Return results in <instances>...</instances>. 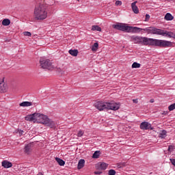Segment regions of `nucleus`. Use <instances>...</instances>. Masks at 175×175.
I'll list each match as a JSON object with an SVG mask.
<instances>
[{
	"label": "nucleus",
	"mask_w": 175,
	"mask_h": 175,
	"mask_svg": "<svg viewBox=\"0 0 175 175\" xmlns=\"http://www.w3.org/2000/svg\"><path fill=\"white\" fill-rule=\"evenodd\" d=\"M132 40L135 44H144V46H156L158 47H172L173 44L170 41L148 38L147 37H132Z\"/></svg>",
	"instance_id": "1"
},
{
	"label": "nucleus",
	"mask_w": 175,
	"mask_h": 175,
	"mask_svg": "<svg viewBox=\"0 0 175 175\" xmlns=\"http://www.w3.org/2000/svg\"><path fill=\"white\" fill-rule=\"evenodd\" d=\"M25 120L26 121H33L34 123L38 122V124H43L44 125L45 124H47V120H49V118L42 113H34L27 116L25 118Z\"/></svg>",
	"instance_id": "2"
},
{
	"label": "nucleus",
	"mask_w": 175,
	"mask_h": 175,
	"mask_svg": "<svg viewBox=\"0 0 175 175\" xmlns=\"http://www.w3.org/2000/svg\"><path fill=\"white\" fill-rule=\"evenodd\" d=\"M95 108L98 109L100 111L107 109V110H118L120 109V104L117 103H103L102 101H98L94 104Z\"/></svg>",
	"instance_id": "3"
},
{
	"label": "nucleus",
	"mask_w": 175,
	"mask_h": 175,
	"mask_svg": "<svg viewBox=\"0 0 175 175\" xmlns=\"http://www.w3.org/2000/svg\"><path fill=\"white\" fill-rule=\"evenodd\" d=\"M46 5L40 4L34 9V17L36 20H45L47 18V10Z\"/></svg>",
	"instance_id": "4"
},
{
	"label": "nucleus",
	"mask_w": 175,
	"mask_h": 175,
	"mask_svg": "<svg viewBox=\"0 0 175 175\" xmlns=\"http://www.w3.org/2000/svg\"><path fill=\"white\" fill-rule=\"evenodd\" d=\"M40 64L42 69H48V70H53L54 69L53 62L49 59L41 58L40 59Z\"/></svg>",
	"instance_id": "5"
},
{
	"label": "nucleus",
	"mask_w": 175,
	"mask_h": 175,
	"mask_svg": "<svg viewBox=\"0 0 175 175\" xmlns=\"http://www.w3.org/2000/svg\"><path fill=\"white\" fill-rule=\"evenodd\" d=\"M144 31H146L148 33H151L152 35H162V29H157L154 27H146L144 29Z\"/></svg>",
	"instance_id": "6"
},
{
	"label": "nucleus",
	"mask_w": 175,
	"mask_h": 175,
	"mask_svg": "<svg viewBox=\"0 0 175 175\" xmlns=\"http://www.w3.org/2000/svg\"><path fill=\"white\" fill-rule=\"evenodd\" d=\"M113 28L114 29H118V31H122L123 32H128L129 26L124 23H118L117 25H113Z\"/></svg>",
	"instance_id": "7"
},
{
	"label": "nucleus",
	"mask_w": 175,
	"mask_h": 175,
	"mask_svg": "<svg viewBox=\"0 0 175 175\" xmlns=\"http://www.w3.org/2000/svg\"><path fill=\"white\" fill-rule=\"evenodd\" d=\"M8 91V83L5 82V78L0 81V92L3 93Z\"/></svg>",
	"instance_id": "8"
},
{
	"label": "nucleus",
	"mask_w": 175,
	"mask_h": 175,
	"mask_svg": "<svg viewBox=\"0 0 175 175\" xmlns=\"http://www.w3.org/2000/svg\"><path fill=\"white\" fill-rule=\"evenodd\" d=\"M140 129H143L144 131H147L148 129H150V131H152L154 128L151 126V124L148 123V122H143L140 124Z\"/></svg>",
	"instance_id": "9"
},
{
	"label": "nucleus",
	"mask_w": 175,
	"mask_h": 175,
	"mask_svg": "<svg viewBox=\"0 0 175 175\" xmlns=\"http://www.w3.org/2000/svg\"><path fill=\"white\" fill-rule=\"evenodd\" d=\"M140 31H144V29H142L139 27H131V26H129V30L128 32H132L133 33H139V32H140Z\"/></svg>",
	"instance_id": "10"
},
{
	"label": "nucleus",
	"mask_w": 175,
	"mask_h": 175,
	"mask_svg": "<svg viewBox=\"0 0 175 175\" xmlns=\"http://www.w3.org/2000/svg\"><path fill=\"white\" fill-rule=\"evenodd\" d=\"M161 35L162 36H166L167 38H172L173 39H175V34L173 32L167 31H161Z\"/></svg>",
	"instance_id": "11"
},
{
	"label": "nucleus",
	"mask_w": 175,
	"mask_h": 175,
	"mask_svg": "<svg viewBox=\"0 0 175 175\" xmlns=\"http://www.w3.org/2000/svg\"><path fill=\"white\" fill-rule=\"evenodd\" d=\"M24 152L27 154V155H29V154L32 152V144H28L25 146Z\"/></svg>",
	"instance_id": "12"
},
{
	"label": "nucleus",
	"mask_w": 175,
	"mask_h": 175,
	"mask_svg": "<svg viewBox=\"0 0 175 175\" xmlns=\"http://www.w3.org/2000/svg\"><path fill=\"white\" fill-rule=\"evenodd\" d=\"M108 165L105 163H98L96 167L98 170H106L107 169Z\"/></svg>",
	"instance_id": "13"
},
{
	"label": "nucleus",
	"mask_w": 175,
	"mask_h": 175,
	"mask_svg": "<svg viewBox=\"0 0 175 175\" xmlns=\"http://www.w3.org/2000/svg\"><path fill=\"white\" fill-rule=\"evenodd\" d=\"M1 165L3 167H5V169H9V167H12V166H13V164L10 163V161H8L6 160L3 161Z\"/></svg>",
	"instance_id": "14"
},
{
	"label": "nucleus",
	"mask_w": 175,
	"mask_h": 175,
	"mask_svg": "<svg viewBox=\"0 0 175 175\" xmlns=\"http://www.w3.org/2000/svg\"><path fill=\"white\" fill-rule=\"evenodd\" d=\"M137 3V1H134L133 3H131V8L133 9V12L135 14H137L139 13V8L136 5Z\"/></svg>",
	"instance_id": "15"
},
{
	"label": "nucleus",
	"mask_w": 175,
	"mask_h": 175,
	"mask_svg": "<svg viewBox=\"0 0 175 175\" xmlns=\"http://www.w3.org/2000/svg\"><path fill=\"white\" fill-rule=\"evenodd\" d=\"M46 126H49V128H55V122H54L53 120L48 118L46 123L45 124Z\"/></svg>",
	"instance_id": "16"
},
{
	"label": "nucleus",
	"mask_w": 175,
	"mask_h": 175,
	"mask_svg": "<svg viewBox=\"0 0 175 175\" xmlns=\"http://www.w3.org/2000/svg\"><path fill=\"white\" fill-rule=\"evenodd\" d=\"M85 163V161L84 159H80L78 163L77 169L80 170V169H83L84 167V165Z\"/></svg>",
	"instance_id": "17"
},
{
	"label": "nucleus",
	"mask_w": 175,
	"mask_h": 175,
	"mask_svg": "<svg viewBox=\"0 0 175 175\" xmlns=\"http://www.w3.org/2000/svg\"><path fill=\"white\" fill-rule=\"evenodd\" d=\"M68 53L72 57H77L79 55V51L77 49H70L68 51Z\"/></svg>",
	"instance_id": "18"
},
{
	"label": "nucleus",
	"mask_w": 175,
	"mask_h": 175,
	"mask_svg": "<svg viewBox=\"0 0 175 175\" xmlns=\"http://www.w3.org/2000/svg\"><path fill=\"white\" fill-rule=\"evenodd\" d=\"M165 20H166V21H172V20H173L174 18V17L173 16V15H172V14L170 13H167L164 17Z\"/></svg>",
	"instance_id": "19"
},
{
	"label": "nucleus",
	"mask_w": 175,
	"mask_h": 175,
	"mask_svg": "<svg viewBox=\"0 0 175 175\" xmlns=\"http://www.w3.org/2000/svg\"><path fill=\"white\" fill-rule=\"evenodd\" d=\"M19 106H21V107H28V106H32V103L29 101H25L20 103Z\"/></svg>",
	"instance_id": "20"
},
{
	"label": "nucleus",
	"mask_w": 175,
	"mask_h": 175,
	"mask_svg": "<svg viewBox=\"0 0 175 175\" xmlns=\"http://www.w3.org/2000/svg\"><path fill=\"white\" fill-rule=\"evenodd\" d=\"M2 25L4 27H8V25H10V19L5 18L2 21Z\"/></svg>",
	"instance_id": "21"
},
{
	"label": "nucleus",
	"mask_w": 175,
	"mask_h": 175,
	"mask_svg": "<svg viewBox=\"0 0 175 175\" xmlns=\"http://www.w3.org/2000/svg\"><path fill=\"white\" fill-rule=\"evenodd\" d=\"M92 31H98V32H102V28L98 25H92Z\"/></svg>",
	"instance_id": "22"
},
{
	"label": "nucleus",
	"mask_w": 175,
	"mask_h": 175,
	"mask_svg": "<svg viewBox=\"0 0 175 175\" xmlns=\"http://www.w3.org/2000/svg\"><path fill=\"white\" fill-rule=\"evenodd\" d=\"M55 161L57 162V163H59V166H64L65 165V162L64 161V160L58 157L55 158Z\"/></svg>",
	"instance_id": "23"
},
{
	"label": "nucleus",
	"mask_w": 175,
	"mask_h": 175,
	"mask_svg": "<svg viewBox=\"0 0 175 175\" xmlns=\"http://www.w3.org/2000/svg\"><path fill=\"white\" fill-rule=\"evenodd\" d=\"M98 49H99V44L98 42H95L92 47V51H97Z\"/></svg>",
	"instance_id": "24"
},
{
	"label": "nucleus",
	"mask_w": 175,
	"mask_h": 175,
	"mask_svg": "<svg viewBox=\"0 0 175 175\" xmlns=\"http://www.w3.org/2000/svg\"><path fill=\"white\" fill-rule=\"evenodd\" d=\"M100 155V151L96 150V151H95L94 153L93 154L92 158L98 159V158H99Z\"/></svg>",
	"instance_id": "25"
},
{
	"label": "nucleus",
	"mask_w": 175,
	"mask_h": 175,
	"mask_svg": "<svg viewBox=\"0 0 175 175\" xmlns=\"http://www.w3.org/2000/svg\"><path fill=\"white\" fill-rule=\"evenodd\" d=\"M166 131L163 130L162 132L159 134V137H160L161 139H165V137H166Z\"/></svg>",
	"instance_id": "26"
},
{
	"label": "nucleus",
	"mask_w": 175,
	"mask_h": 175,
	"mask_svg": "<svg viewBox=\"0 0 175 175\" xmlns=\"http://www.w3.org/2000/svg\"><path fill=\"white\" fill-rule=\"evenodd\" d=\"M140 66H142V64L137 63V62H134L132 64V68H140Z\"/></svg>",
	"instance_id": "27"
},
{
	"label": "nucleus",
	"mask_w": 175,
	"mask_h": 175,
	"mask_svg": "<svg viewBox=\"0 0 175 175\" xmlns=\"http://www.w3.org/2000/svg\"><path fill=\"white\" fill-rule=\"evenodd\" d=\"M175 109V103L170 105L168 107V110H170V111H173V110Z\"/></svg>",
	"instance_id": "28"
},
{
	"label": "nucleus",
	"mask_w": 175,
	"mask_h": 175,
	"mask_svg": "<svg viewBox=\"0 0 175 175\" xmlns=\"http://www.w3.org/2000/svg\"><path fill=\"white\" fill-rule=\"evenodd\" d=\"M109 175H116V170H109L108 172Z\"/></svg>",
	"instance_id": "29"
},
{
	"label": "nucleus",
	"mask_w": 175,
	"mask_h": 175,
	"mask_svg": "<svg viewBox=\"0 0 175 175\" xmlns=\"http://www.w3.org/2000/svg\"><path fill=\"white\" fill-rule=\"evenodd\" d=\"M23 35H24V36L31 37V33L29 31H25V32H23Z\"/></svg>",
	"instance_id": "30"
},
{
	"label": "nucleus",
	"mask_w": 175,
	"mask_h": 175,
	"mask_svg": "<svg viewBox=\"0 0 175 175\" xmlns=\"http://www.w3.org/2000/svg\"><path fill=\"white\" fill-rule=\"evenodd\" d=\"M83 135H84V132H83V131L81 130H80L77 133L78 137H81V136H83Z\"/></svg>",
	"instance_id": "31"
},
{
	"label": "nucleus",
	"mask_w": 175,
	"mask_h": 175,
	"mask_svg": "<svg viewBox=\"0 0 175 175\" xmlns=\"http://www.w3.org/2000/svg\"><path fill=\"white\" fill-rule=\"evenodd\" d=\"M115 5L116 6H121V5H122V2L121 1H116Z\"/></svg>",
	"instance_id": "32"
},
{
	"label": "nucleus",
	"mask_w": 175,
	"mask_h": 175,
	"mask_svg": "<svg viewBox=\"0 0 175 175\" xmlns=\"http://www.w3.org/2000/svg\"><path fill=\"white\" fill-rule=\"evenodd\" d=\"M172 150H174V146L172 145H170L168 147V151H170L171 152Z\"/></svg>",
	"instance_id": "33"
},
{
	"label": "nucleus",
	"mask_w": 175,
	"mask_h": 175,
	"mask_svg": "<svg viewBox=\"0 0 175 175\" xmlns=\"http://www.w3.org/2000/svg\"><path fill=\"white\" fill-rule=\"evenodd\" d=\"M149 20H150V15L148 14H146L145 21H148Z\"/></svg>",
	"instance_id": "34"
},
{
	"label": "nucleus",
	"mask_w": 175,
	"mask_h": 175,
	"mask_svg": "<svg viewBox=\"0 0 175 175\" xmlns=\"http://www.w3.org/2000/svg\"><path fill=\"white\" fill-rule=\"evenodd\" d=\"M171 163L175 166V159H170Z\"/></svg>",
	"instance_id": "35"
},
{
	"label": "nucleus",
	"mask_w": 175,
	"mask_h": 175,
	"mask_svg": "<svg viewBox=\"0 0 175 175\" xmlns=\"http://www.w3.org/2000/svg\"><path fill=\"white\" fill-rule=\"evenodd\" d=\"M94 174L100 175V174H102V172H100V171H96V172H94Z\"/></svg>",
	"instance_id": "36"
},
{
	"label": "nucleus",
	"mask_w": 175,
	"mask_h": 175,
	"mask_svg": "<svg viewBox=\"0 0 175 175\" xmlns=\"http://www.w3.org/2000/svg\"><path fill=\"white\" fill-rule=\"evenodd\" d=\"M133 103H135V104L139 103V100H137V99H133Z\"/></svg>",
	"instance_id": "37"
},
{
	"label": "nucleus",
	"mask_w": 175,
	"mask_h": 175,
	"mask_svg": "<svg viewBox=\"0 0 175 175\" xmlns=\"http://www.w3.org/2000/svg\"><path fill=\"white\" fill-rule=\"evenodd\" d=\"M18 133L20 135H23V132H24L23 131H21V130H18Z\"/></svg>",
	"instance_id": "38"
},
{
	"label": "nucleus",
	"mask_w": 175,
	"mask_h": 175,
	"mask_svg": "<svg viewBox=\"0 0 175 175\" xmlns=\"http://www.w3.org/2000/svg\"><path fill=\"white\" fill-rule=\"evenodd\" d=\"M150 103H154V99H150Z\"/></svg>",
	"instance_id": "39"
},
{
	"label": "nucleus",
	"mask_w": 175,
	"mask_h": 175,
	"mask_svg": "<svg viewBox=\"0 0 175 175\" xmlns=\"http://www.w3.org/2000/svg\"><path fill=\"white\" fill-rule=\"evenodd\" d=\"M162 114H164L165 116H166V114H167V111H163Z\"/></svg>",
	"instance_id": "40"
},
{
	"label": "nucleus",
	"mask_w": 175,
	"mask_h": 175,
	"mask_svg": "<svg viewBox=\"0 0 175 175\" xmlns=\"http://www.w3.org/2000/svg\"><path fill=\"white\" fill-rule=\"evenodd\" d=\"M58 72H64V70H62V69H61V68H59Z\"/></svg>",
	"instance_id": "41"
},
{
	"label": "nucleus",
	"mask_w": 175,
	"mask_h": 175,
	"mask_svg": "<svg viewBox=\"0 0 175 175\" xmlns=\"http://www.w3.org/2000/svg\"><path fill=\"white\" fill-rule=\"evenodd\" d=\"M37 175H44L42 172H39Z\"/></svg>",
	"instance_id": "42"
},
{
	"label": "nucleus",
	"mask_w": 175,
	"mask_h": 175,
	"mask_svg": "<svg viewBox=\"0 0 175 175\" xmlns=\"http://www.w3.org/2000/svg\"><path fill=\"white\" fill-rule=\"evenodd\" d=\"M78 1H80V0H77Z\"/></svg>",
	"instance_id": "43"
}]
</instances>
